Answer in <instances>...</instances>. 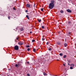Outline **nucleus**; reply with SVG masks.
Segmentation results:
<instances>
[{"label": "nucleus", "instance_id": "30", "mask_svg": "<svg viewBox=\"0 0 76 76\" xmlns=\"http://www.w3.org/2000/svg\"><path fill=\"white\" fill-rule=\"evenodd\" d=\"M32 42H35V40H32Z\"/></svg>", "mask_w": 76, "mask_h": 76}, {"label": "nucleus", "instance_id": "12", "mask_svg": "<svg viewBox=\"0 0 76 76\" xmlns=\"http://www.w3.org/2000/svg\"><path fill=\"white\" fill-rule=\"evenodd\" d=\"M60 13H63L64 12H63V10H61V11H60Z\"/></svg>", "mask_w": 76, "mask_h": 76}, {"label": "nucleus", "instance_id": "39", "mask_svg": "<svg viewBox=\"0 0 76 76\" xmlns=\"http://www.w3.org/2000/svg\"><path fill=\"white\" fill-rule=\"evenodd\" d=\"M68 64V65L69 66V64Z\"/></svg>", "mask_w": 76, "mask_h": 76}, {"label": "nucleus", "instance_id": "27", "mask_svg": "<svg viewBox=\"0 0 76 76\" xmlns=\"http://www.w3.org/2000/svg\"><path fill=\"white\" fill-rule=\"evenodd\" d=\"M27 76H30V75H29V74H27Z\"/></svg>", "mask_w": 76, "mask_h": 76}, {"label": "nucleus", "instance_id": "26", "mask_svg": "<svg viewBox=\"0 0 76 76\" xmlns=\"http://www.w3.org/2000/svg\"><path fill=\"white\" fill-rule=\"evenodd\" d=\"M27 63L28 64H29V62H27Z\"/></svg>", "mask_w": 76, "mask_h": 76}, {"label": "nucleus", "instance_id": "17", "mask_svg": "<svg viewBox=\"0 0 76 76\" xmlns=\"http://www.w3.org/2000/svg\"><path fill=\"white\" fill-rule=\"evenodd\" d=\"M33 51L34 52H35V49H33Z\"/></svg>", "mask_w": 76, "mask_h": 76}, {"label": "nucleus", "instance_id": "37", "mask_svg": "<svg viewBox=\"0 0 76 76\" xmlns=\"http://www.w3.org/2000/svg\"><path fill=\"white\" fill-rule=\"evenodd\" d=\"M56 60H57V61H59V60H58V59H57Z\"/></svg>", "mask_w": 76, "mask_h": 76}, {"label": "nucleus", "instance_id": "24", "mask_svg": "<svg viewBox=\"0 0 76 76\" xmlns=\"http://www.w3.org/2000/svg\"><path fill=\"white\" fill-rule=\"evenodd\" d=\"M30 50V49H29V48H28L27 49V50L28 51H29Z\"/></svg>", "mask_w": 76, "mask_h": 76}, {"label": "nucleus", "instance_id": "36", "mask_svg": "<svg viewBox=\"0 0 76 76\" xmlns=\"http://www.w3.org/2000/svg\"><path fill=\"white\" fill-rule=\"evenodd\" d=\"M63 65L64 66H66V65H65V64H64Z\"/></svg>", "mask_w": 76, "mask_h": 76}, {"label": "nucleus", "instance_id": "14", "mask_svg": "<svg viewBox=\"0 0 76 76\" xmlns=\"http://www.w3.org/2000/svg\"><path fill=\"white\" fill-rule=\"evenodd\" d=\"M23 28H20V30L21 31H23Z\"/></svg>", "mask_w": 76, "mask_h": 76}, {"label": "nucleus", "instance_id": "5", "mask_svg": "<svg viewBox=\"0 0 76 76\" xmlns=\"http://www.w3.org/2000/svg\"><path fill=\"white\" fill-rule=\"evenodd\" d=\"M26 6L27 7H30V5L27 4L26 5Z\"/></svg>", "mask_w": 76, "mask_h": 76}, {"label": "nucleus", "instance_id": "7", "mask_svg": "<svg viewBox=\"0 0 76 76\" xmlns=\"http://www.w3.org/2000/svg\"><path fill=\"white\" fill-rule=\"evenodd\" d=\"M43 75H44V76H45V75H46V76L47 75V74H46V73L44 72L43 73Z\"/></svg>", "mask_w": 76, "mask_h": 76}, {"label": "nucleus", "instance_id": "15", "mask_svg": "<svg viewBox=\"0 0 76 76\" xmlns=\"http://www.w3.org/2000/svg\"><path fill=\"white\" fill-rule=\"evenodd\" d=\"M64 45L65 47H67V44H64Z\"/></svg>", "mask_w": 76, "mask_h": 76}, {"label": "nucleus", "instance_id": "3", "mask_svg": "<svg viewBox=\"0 0 76 76\" xmlns=\"http://www.w3.org/2000/svg\"><path fill=\"white\" fill-rule=\"evenodd\" d=\"M66 11L69 13H71L72 12V11H71L69 9L67 10Z\"/></svg>", "mask_w": 76, "mask_h": 76}, {"label": "nucleus", "instance_id": "11", "mask_svg": "<svg viewBox=\"0 0 76 76\" xmlns=\"http://www.w3.org/2000/svg\"><path fill=\"white\" fill-rule=\"evenodd\" d=\"M37 20L39 21V22H41V20H39V19H38Z\"/></svg>", "mask_w": 76, "mask_h": 76}, {"label": "nucleus", "instance_id": "25", "mask_svg": "<svg viewBox=\"0 0 76 76\" xmlns=\"http://www.w3.org/2000/svg\"><path fill=\"white\" fill-rule=\"evenodd\" d=\"M41 11H42V12H43V8L41 9Z\"/></svg>", "mask_w": 76, "mask_h": 76}, {"label": "nucleus", "instance_id": "32", "mask_svg": "<svg viewBox=\"0 0 76 76\" xmlns=\"http://www.w3.org/2000/svg\"><path fill=\"white\" fill-rule=\"evenodd\" d=\"M42 41H44V40H45V39L44 38H42Z\"/></svg>", "mask_w": 76, "mask_h": 76}, {"label": "nucleus", "instance_id": "20", "mask_svg": "<svg viewBox=\"0 0 76 76\" xmlns=\"http://www.w3.org/2000/svg\"><path fill=\"white\" fill-rule=\"evenodd\" d=\"M70 69H73V67H70Z\"/></svg>", "mask_w": 76, "mask_h": 76}, {"label": "nucleus", "instance_id": "10", "mask_svg": "<svg viewBox=\"0 0 76 76\" xmlns=\"http://www.w3.org/2000/svg\"><path fill=\"white\" fill-rule=\"evenodd\" d=\"M60 56H63V53H60L59 54Z\"/></svg>", "mask_w": 76, "mask_h": 76}, {"label": "nucleus", "instance_id": "13", "mask_svg": "<svg viewBox=\"0 0 76 76\" xmlns=\"http://www.w3.org/2000/svg\"><path fill=\"white\" fill-rule=\"evenodd\" d=\"M66 57H67V56H66V55H64V58H65Z\"/></svg>", "mask_w": 76, "mask_h": 76}, {"label": "nucleus", "instance_id": "38", "mask_svg": "<svg viewBox=\"0 0 76 76\" xmlns=\"http://www.w3.org/2000/svg\"><path fill=\"white\" fill-rule=\"evenodd\" d=\"M30 33V34H32V31H31Z\"/></svg>", "mask_w": 76, "mask_h": 76}, {"label": "nucleus", "instance_id": "40", "mask_svg": "<svg viewBox=\"0 0 76 76\" xmlns=\"http://www.w3.org/2000/svg\"><path fill=\"white\" fill-rule=\"evenodd\" d=\"M69 1H71V0H69Z\"/></svg>", "mask_w": 76, "mask_h": 76}, {"label": "nucleus", "instance_id": "8", "mask_svg": "<svg viewBox=\"0 0 76 76\" xmlns=\"http://www.w3.org/2000/svg\"><path fill=\"white\" fill-rule=\"evenodd\" d=\"M71 66H72V67H74L75 65L73 64H71Z\"/></svg>", "mask_w": 76, "mask_h": 76}, {"label": "nucleus", "instance_id": "1", "mask_svg": "<svg viewBox=\"0 0 76 76\" xmlns=\"http://www.w3.org/2000/svg\"><path fill=\"white\" fill-rule=\"evenodd\" d=\"M51 3H50L49 5V7L50 9H52L54 7V3L55 1L54 0H51L50 1Z\"/></svg>", "mask_w": 76, "mask_h": 76}, {"label": "nucleus", "instance_id": "6", "mask_svg": "<svg viewBox=\"0 0 76 76\" xmlns=\"http://www.w3.org/2000/svg\"><path fill=\"white\" fill-rule=\"evenodd\" d=\"M26 18L28 19H29V16H28V15H26Z\"/></svg>", "mask_w": 76, "mask_h": 76}, {"label": "nucleus", "instance_id": "16", "mask_svg": "<svg viewBox=\"0 0 76 76\" xmlns=\"http://www.w3.org/2000/svg\"><path fill=\"white\" fill-rule=\"evenodd\" d=\"M20 65V64L19 63H18V67H19Z\"/></svg>", "mask_w": 76, "mask_h": 76}, {"label": "nucleus", "instance_id": "2", "mask_svg": "<svg viewBox=\"0 0 76 76\" xmlns=\"http://www.w3.org/2000/svg\"><path fill=\"white\" fill-rule=\"evenodd\" d=\"M14 48L15 50H19V46L18 45H16L14 47Z\"/></svg>", "mask_w": 76, "mask_h": 76}, {"label": "nucleus", "instance_id": "31", "mask_svg": "<svg viewBox=\"0 0 76 76\" xmlns=\"http://www.w3.org/2000/svg\"><path fill=\"white\" fill-rule=\"evenodd\" d=\"M71 34V32H69V35H70Z\"/></svg>", "mask_w": 76, "mask_h": 76}, {"label": "nucleus", "instance_id": "21", "mask_svg": "<svg viewBox=\"0 0 76 76\" xmlns=\"http://www.w3.org/2000/svg\"><path fill=\"white\" fill-rule=\"evenodd\" d=\"M8 18L9 19H10V16H8Z\"/></svg>", "mask_w": 76, "mask_h": 76}, {"label": "nucleus", "instance_id": "34", "mask_svg": "<svg viewBox=\"0 0 76 76\" xmlns=\"http://www.w3.org/2000/svg\"><path fill=\"white\" fill-rule=\"evenodd\" d=\"M28 12V10H26V12Z\"/></svg>", "mask_w": 76, "mask_h": 76}, {"label": "nucleus", "instance_id": "18", "mask_svg": "<svg viewBox=\"0 0 76 76\" xmlns=\"http://www.w3.org/2000/svg\"><path fill=\"white\" fill-rule=\"evenodd\" d=\"M42 29H44V26H42Z\"/></svg>", "mask_w": 76, "mask_h": 76}, {"label": "nucleus", "instance_id": "4", "mask_svg": "<svg viewBox=\"0 0 76 76\" xmlns=\"http://www.w3.org/2000/svg\"><path fill=\"white\" fill-rule=\"evenodd\" d=\"M18 44L19 45H22V44H23V43H22V42H20L18 43Z\"/></svg>", "mask_w": 76, "mask_h": 76}, {"label": "nucleus", "instance_id": "23", "mask_svg": "<svg viewBox=\"0 0 76 76\" xmlns=\"http://www.w3.org/2000/svg\"><path fill=\"white\" fill-rule=\"evenodd\" d=\"M49 51H50V50H51V48H50L49 49Z\"/></svg>", "mask_w": 76, "mask_h": 76}, {"label": "nucleus", "instance_id": "29", "mask_svg": "<svg viewBox=\"0 0 76 76\" xmlns=\"http://www.w3.org/2000/svg\"><path fill=\"white\" fill-rule=\"evenodd\" d=\"M18 39H19V37H18L17 38H16L17 40H18Z\"/></svg>", "mask_w": 76, "mask_h": 76}, {"label": "nucleus", "instance_id": "19", "mask_svg": "<svg viewBox=\"0 0 76 76\" xmlns=\"http://www.w3.org/2000/svg\"><path fill=\"white\" fill-rule=\"evenodd\" d=\"M26 47H27V48H29V45H27V46H26Z\"/></svg>", "mask_w": 76, "mask_h": 76}, {"label": "nucleus", "instance_id": "28", "mask_svg": "<svg viewBox=\"0 0 76 76\" xmlns=\"http://www.w3.org/2000/svg\"><path fill=\"white\" fill-rule=\"evenodd\" d=\"M57 44L58 45H60V43H58V42H57Z\"/></svg>", "mask_w": 76, "mask_h": 76}, {"label": "nucleus", "instance_id": "33", "mask_svg": "<svg viewBox=\"0 0 76 76\" xmlns=\"http://www.w3.org/2000/svg\"><path fill=\"white\" fill-rule=\"evenodd\" d=\"M13 9L15 10H16V9H15V7H13Z\"/></svg>", "mask_w": 76, "mask_h": 76}, {"label": "nucleus", "instance_id": "22", "mask_svg": "<svg viewBox=\"0 0 76 76\" xmlns=\"http://www.w3.org/2000/svg\"><path fill=\"white\" fill-rule=\"evenodd\" d=\"M50 44V43H49V42H47V43L46 44H47V45H48V44Z\"/></svg>", "mask_w": 76, "mask_h": 76}, {"label": "nucleus", "instance_id": "9", "mask_svg": "<svg viewBox=\"0 0 76 76\" xmlns=\"http://www.w3.org/2000/svg\"><path fill=\"white\" fill-rule=\"evenodd\" d=\"M15 66L16 67H19V66H18V64H16L15 65Z\"/></svg>", "mask_w": 76, "mask_h": 76}, {"label": "nucleus", "instance_id": "35", "mask_svg": "<svg viewBox=\"0 0 76 76\" xmlns=\"http://www.w3.org/2000/svg\"><path fill=\"white\" fill-rule=\"evenodd\" d=\"M70 23V21H69L68 22V23Z\"/></svg>", "mask_w": 76, "mask_h": 76}]
</instances>
